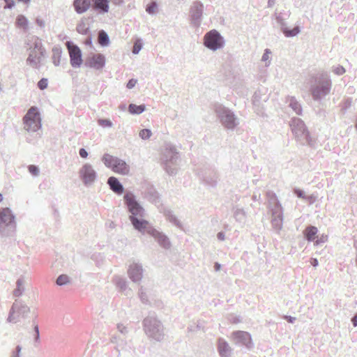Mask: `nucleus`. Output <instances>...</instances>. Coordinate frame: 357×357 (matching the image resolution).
<instances>
[{
	"label": "nucleus",
	"instance_id": "obj_1",
	"mask_svg": "<svg viewBox=\"0 0 357 357\" xmlns=\"http://www.w3.org/2000/svg\"><path fill=\"white\" fill-rule=\"evenodd\" d=\"M102 161L106 167L112 169L116 174H129V167L125 161L119 159V158L109 154H105L102 158Z\"/></svg>",
	"mask_w": 357,
	"mask_h": 357
},
{
	"label": "nucleus",
	"instance_id": "obj_2",
	"mask_svg": "<svg viewBox=\"0 0 357 357\" xmlns=\"http://www.w3.org/2000/svg\"><path fill=\"white\" fill-rule=\"evenodd\" d=\"M24 129L26 131L35 132L41 127L40 113L36 107H31L23 118Z\"/></svg>",
	"mask_w": 357,
	"mask_h": 357
},
{
	"label": "nucleus",
	"instance_id": "obj_3",
	"mask_svg": "<svg viewBox=\"0 0 357 357\" xmlns=\"http://www.w3.org/2000/svg\"><path fill=\"white\" fill-rule=\"evenodd\" d=\"M29 309L27 306L22 305V303L15 302L13 303L7 321L9 323L17 324L21 319L24 318L27 314Z\"/></svg>",
	"mask_w": 357,
	"mask_h": 357
},
{
	"label": "nucleus",
	"instance_id": "obj_4",
	"mask_svg": "<svg viewBox=\"0 0 357 357\" xmlns=\"http://www.w3.org/2000/svg\"><path fill=\"white\" fill-rule=\"evenodd\" d=\"M204 44L210 50H216L222 46V38L217 30L213 29L204 36Z\"/></svg>",
	"mask_w": 357,
	"mask_h": 357
},
{
	"label": "nucleus",
	"instance_id": "obj_5",
	"mask_svg": "<svg viewBox=\"0 0 357 357\" xmlns=\"http://www.w3.org/2000/svg\"><path fill=\"white\" fill-rule=\"evenodd\" d=\"M68 54L70 56V62L73 67H79L82 63V51L79 47L70 42L66 43Z\"/></svg>",
	"mask_w": 357,
	"mask_h": 357
},
{
	"label": "nucleus",
	"instance_id": "obj_6",
	"mask_svg": "<svg viewBox=\"0 0 357 357\" xmlns=\"http://www.w3.org/2000/svg\"><path fill=\"white\" fill-rule=\"evenodd\" d=\"M126 204L128 207V211L131 213L130 216L142 217L143 208L138 202H136L135 197L131 193H127L124 195Z\"/></svg>",
	"mask_w": 357,
	"mask_h": 357
},
{
	"label": "nucleus",
	"instance_id": "obj_7",
	"mask_svg": "<svg viewBox=\"0 0 357 357\" xmlns=\"http://www.w3.org/2000/svg\"><path fill=\"white\" fill-rule=\"evenodd\" d=\"M45 50L41 43H36L33 50L29 54L26 62L33 66H37L41 62V59L44 56Z\"/></svg>",
	"mask_w": 357,
	"mask_h": 357
},
{
	"label": "nucleus",
	"instance_id": "obj_8",
	"mask_svg": "<svg viewBox=\"0 0 357 357\" xmlns=\"http://www.w3.org/2000/svg\"><path fill=\"white\" fill-rule=\"evenodd\" d=\"M79 176L85 184H90L94 182L96 178V171L91 165L86 163L79 170Z\"/></svg>",
	"mask_w": 357,
	"mask_h": 357
},
{
	"label": "nucleus",
	"instance_id": "obj_9",
	"mask_svg": "<svg viewBox=\"0 0 357 357\" xmlns=\"http://www.w3.org/2000/svg\"><path fill=\"white\" fill-rule=\"evenodd\" d=\"M290 126L291 127V130L296 135L298 136L301 135H304L305 137H308L309 132L307 131L305 126L301 119L298 118L292 119Z\"/></svg>",
	"mask_w": 357,
	"mask_h": 357
},
{
	"label": "nucleus",
	"instance_id": "obj_10",
	"mask_svg": "<svg viewBox=\"0 0 357 357\" xmlns=\"http://www.w3.org/2000/svg\"><path fill=\"white\" fill-rule=\"evenodd\" d=\"M15 216L8 208H3L0 211V227L3 225H8L13 223Z\"/></svg>",
	"mask_w": 357,
	"mask_h": 357
},
{
	"label": "nucleus",
	"instance_id": "obj_11",
	"mask_svg": "<svg viewBox=\"0 0 357 357\" xmlns=\"http://www.w3.org/2000/svg\"><path fill=\"white\" fill-rule=\"evenodd\" d=\"M232 337L236 343H241L246 347L250 346L251 338L250 335L247 332L237 331L233 333Z\"/></svg>",
	"mask_w": 357,
	"mask_h": 357
},
{
	"label": "nucleus",
	"instance_id": "obj_12",
	"mask_svg": "<svg viewBox=\"0 0 357 357\" xmlns=\"http://www.w3.org/2000/svg\"><path fill=\"white\" fill-rule=\"evenodd\" d=\"M105 57L102 54H95L88 61V63L90 67L97 69L102 68L105 65Z\"/></svg>",
	"mask_w": 357,
	"mask_h": 357
},
{
	"label": "nucleus",
	"instance_id": "obj_13",
	"mask_svg": "<svg viewBox=\"0 0 357 357\" xmlns=\"http://www.w3.org/2000/svg\"><path fill=\"white\" fill-rule=\"evenodd\" d=\"M129 219L135 229L143 231L149 228V222L145 220H139L135 216H130Z\"/></svg>",
	"mask_w": 357,
	"mask_h": 357
},
{
	"label": "nucleus",
	"instance_id": "obj_14",
	"mask_svg": "<svg viewBox=\"0 0 357 357\" xmlns=\"http://www.w3.org/2000/svg\"><path fill=\"white\" fill-rule=\"evenodd\" d=\"M74 8L77 13H83L87 11L91 6V0H74Z\"/></svg>",
	"mask_w": 357,
	"mask_h": 357
},
{
	"label": "nucleus",
	"instance_id": "obj_15",
	"mask_svg": "<svg viewBox=\"0 0 357 357\" xmlns=\"http://www.w3.org/2000/svg\"><path fill=\"white\" fill-rule=\"evenodd\" d=\"M149 233L155 237L158 241V243L165 248L169 247V241L167 236L162 235L159 233V231H156L155 229H149Z\"/></svg>",
	"mask_w": 357,
	"mask_h": 357
},
{
	"label": "nucleus",
	"instance_id": "obj_16",
	"mask_svg": "<svg viewBox=\"0 0 357 357\" xmlns=\"http://www.w3.org/2000/svg\"><path fill=\"white\" fill-rule=\"evenodd\" d=\"M128 274L133 281L137 282L142 279V271L139 266L132 265L128 269Z\"/></svg>",
	"mask_w": 357,
	"mask_h": 357
},
{
	"label": "nucleus",
	"instance_id": "obj_17",
	"mask_svg": "<svg viewBox=\"0 0 357 357\" xmlns=\"http://www.w3.org/2000/svg\"><path fill=\"white\" fill-rule=\"evenodd\" d=\"M223 125L229 129H232L236 126V118L231 112H225L221 117Z\"/></svg>",
	"mask_w": 357,
	"mask_h": 357
},
{
	"label": "nucleus",
	"instance_id": "obj_18",
	"mask_svg": "<svg viewBox=\"0 0 357 357\" xmlns=\"http://www.w3.org/2000/svg\"><path fill=\"white\" fill-rule=\"evenodd\" d=\"M108 184L110 189L117 194H121L123 192V186L114 176H111L108 179Z\"/></svg>",
	"mask_w": 357,
	"mask_h": 357
},
{
	"label": "nucleus",
	"instance_id": "obj_19",
	"mask_svg": "<svg viewBox=\"0 0 357 357\" xmlns=\"http://www.w3.org/2000/svg\"><path fill=\"white\" fill-rule=\"evenodd\" d=\"M94 8L101 13H108L109 10V0H93Z\"/></svg>",
	"mask_w": 357,
	"mask_h": 357
},
{
	"label": "nucleus",
	"instance_id": "obj_20",
	"mask_svg": "<svg viewBox=\"0 0 357 357\" xmlns=\"http://www.w3.org/2000/svg\"><path fill=\"white\" fill-rule=\"evenodd\" d=\"M218 349L221 356L227 357L231 351V348L227 342L219 340L218 342Z\"/></svg>",
	"mask_w": 357,
	"mask_h": 357
},
{
	"label": "nucleus",
	"instance_id": "obj_21",
	"mask_svg": "<svg viewBox=\"0 0 357 357\" xmlns=\"http://www.w3.org/2000/svg\"><path fill=\"white\" fill-rule=\"evenodd\" d=\"M331 85L328 82H326L322 86L321 89H315L312 91V95L315 98L326 95L330 90Z\"/></svg>",
	"mask_w": 357,
	"mask_h": 357
},
{
	"label": "nucleus",
	"instance_id": "obj_22",
	"mask_svg": "<svg viewBox=\"0 0 357 357\" xmlns=\"http://www.w3.org/2000/svg\"><path fill=\"white\" fill-rule=\"evenodd\" d=\"M318 229L315 227H309L304 230V236L308 241H313L316 238Z\"/></svg>",
	"mask_w": 357,
	"mask_h": 357
},
{
	"label": "nucleus",
	"instance_id": "obj_23",
	"mask_svg": "<svg viewBox=\"0 0 357 357\" xmlns=\"http://www.w3.org/2000/svg\"><path fill=\"white\" fill-rule=\"evenodd\" d=\"M15 25L17 28L26 31L28 29V20L26 17L23 15H18L16 18Z\"/></svg>",
	"mask_w": 357,
	"mask_h": 357
},
{
	"label": "nucleus",
	"instance_id": "obj_24",
	"mask_svg": "<svg viewBox=\"0 0 357 357\" xmlns=\"http://www.w3.org/2000/svg\"><path fill=\"white\" fill-rule=\"evenodd\" d=\"M98 43L102 45H107L109 43V37L103 30L100 31L98 33Z\"/></svg>",
	"mask_w": 357,
	"mask_h": 357
},
{
	"label": "nucleus",
	"instance_id": "obj_25",
	"mask_svg": "<svg viewBox=\"0 0 357 357\" xmlns=\"http://www.w3.org/2000/svg\"><path fill=\"white\" fill-rule=\"evenodd\" d=\"M144 106L143 105H140L139 106H137L135 104H130L128 107V111L130 113L133 114H139L144 112Z\"/></svg>",
	"mask_w": 357,
	"mask_h": 357
},
{
	"label": "nucleus",
	"instance_id": "obj_26",
	"mask_svg": "<svg viewBox=\"0 0 357 357\" xmlns=\"http://www.w3.org/2000/svg\"><path fill=\"white\" fill-rule=\"evenodd\" d=\"M299 31H300V29L298 26H296L291 29H289L288 28L283 29V33H284V36L287 37L296 36L298 34Z\"/></svg>",
	"mask_w": 357,
	"mask_h": 357
},
{
	"label": "nucleus",
	"instance_id": "obj_27",
	"mask_svg": "<svg viewBox=\"0 0 357 357\" xmlns=\"http://www.w3.org/2000/svg\"><path fill=\"white\" fill-rule=\"evenodd\" d=\"M77 31L81 34H86L89 31V26L84 21H81L77 26Z\"/></svg>",
	"mask_w": 357,
	"mask_h": 357
},
{
	"label": "nucleus",
	"instance_id": "obj_28",
	"mask_svg": "<svg viewBox=\"0 0 357 357\" xmlns=\"http://www.w3.org/2000/svg\"><path fill=\"white\" fill-rule=\"evenodd\" d=\"M53 63L55 66H59L61 61V51L59 49H55L53 50Z\"/></svg>",
	"mask_w": 357,
	"mask_h": 357
},
{
	"label": "nucleus",
	"instance_id": "obj_29",
	"mask_svg": "<svg viewBox=\"0 0 357 357\" xmlns=\"http://www.w3.org/2000/svg\"><path fill=\"white\" fill-rule=\"evenodd\" d=\"M69 282V278L67 275H61L56 280V284L59 285L67 284Z\"/></svg>",
	"mask_w": 357,
	"mask_h": 357
},
{
	"label": "nucleus",
	"instance_id": "obj_30",
	"mask_svg": "<svg viewBox=\"0 0 357 357\" xmlns=\"http://www.w3.org/2000/svg\"><path fill=\"white\" fill-rule=\"evenodd\" d=\"M290 105L298 115L301 113L302 109L298 102L291 100L290 102Z\"/></svg>",
	"mask_w": 357,
	"mask_h": 357
},
{
	"label": "nucleus",
	"instance_id": "obj_31",
	"mask_svg": "<svg viewBox=\"0 0 357 357\" xmlns=\"http://www.w3.org/2000/svg\"><path fill=\"white\" fill-rule=\"evenodd\" d=\"M139 135L143 139H149L151 135V132L150 130L144 129L140 131Z\"/></svg>",
	"mask_w": 357,
	"mask_h": 357
},
{
	"label": "nucleus",
	"instance_id": "obj_32",
	"mask_svg": "<svg viewBox=\"0 0 357 357\" xmlns=\"http://www.w3.org/2000/svg\"><path fill=\"white\" fill-rule=\"evenodd\" d=\"M28 169L29 173L33 176H38L39 174V169L34 166V165H29Z\"/></svg>",
	"mask_w": 357,
	"mask_h": 357
},
{
	"label": "nucleus",
	"instance_id": "obj_33",
	"mask_svg": "<svg viewBox=\"0 0 357 357\" xmlns=\"http://www.w3.org/2000/svg\"><path fill=\"white\" fill-rule=\"evenodd\" d=\"M38 86L40 89H45L46 88H47L48 86V79H45V78H43L41 79L38 82Z\"/></svg>",
	"mask_w": 357,
	"mask_h": 357
},
{
	"label": "nucleus",
	"instance_id": "obj_34",
	"mask_svg": "<svg viewBox=\"0 0 357 357\" xmlns=\"http://www.w3.org/2000/svg\"><path fill=\"white\" fill-rule=\"evenodd\" d=\"M142 48V44L139 40H137L133 46L132 52L137 54Z\"/></svg>",
	"mask_w": 357,
	"mask_h": 357
},
{
	"label": "nucleus",
	"instance_id": "obj_35",
	"mask_svg": "<svg viewBox=\"0 0 357 357\" xmlns=\"http://www.w3.org/2000/svg\"><path fill=\"white\" fill-rule=\"evenodd\" d=\"M157 10V5L155 3H151L146 7V11L149 13H154Z\"/></svg>",
	"mask_w": 357,
	"mask_h": 357
},
{
	"label": "nucleus",
	"instance_id": "obj_36",
	"mask_svg": "<svg viewBox=\"0 0 357 357\" xmlns=\"http://www.w3.org/2000/svg\"><path fill=\"white\" fill-rule=\"evenodd\" d=\"M98 123L102 126L110 127L112 123L109 119H99Z\"/></svg>",
	"mask_w": 357,
	"mask_h": 357
},
{
	"label": "nucleus",
	"instance_id": "obj_37",
	"mask_svg": "<svg viewBox=\"0 0 357 357\" xmlns=\"http://www.w3.org/2000/svg\"><path fill=\"white\" fill-rule=\"evenodd\" d=\"M333 72L337 75L344 74L345 72V68L343 66H337V67L333 68Z\"/></svg>",
	"mask_w": 357,
	"mask_h": 357
},
{
	"label": "nucleus",
	"instance_id": "obj_38",
	"mask_svg": "<svg viewBox=\"0 0 357 357\" xmlns=\"http://www.w3.org/2000/svg\"><path fill=\"white\" fill-rule=\"evenodd\" d=\"M21 286H22V281H20V280L17 281L18 288L14 291V295L15 296H19L22 294V290L20 289Z\"/></svg>",
	"mask_w": 357,
	"mask_h": 357
},
{
	"label": "nucleus",
	"instance_id": "obj_39",
	"mask_svg": "<svg viewBox=\"0 0 357 357\" xmlns=\"http://www.w3.org/2000/svg\"><path fill=\"white\" fill-rule=\"evenodd\" d=\"M4 2L6 3L5 8H12L15 6V1L14 0H4Z\"/></svg>",
	"mask_w": 357,
	"mask_h": 357
},
{
	"label": "nucleus",
	"instance_id": "obj_40",
	"mask_svg": "<svg viewBox=\"0 0 357 357\" xmlns=\"http://www.w3.org/2000/svg\"><path fill=\"white\" fill-rule=\"evenodd\" d=\"M137 83V80L136 79H131L129 80V82H128L127 84V87L128 89H132L133 88L134 86H135V84Z\"/></svg>",
	"mask_w": 357,
	"mask_h": 357
},
{
	"label": "nucleus",
	"instance_id": "obj_41",
	"mask_svg": "<svg viewBox=\"0 0 357 357\" xmlns=\"http://www.w3.org/2000/svg\"><path fill=\"white\" fill-rule=\"evenodd\" d=\"M79 155L82 158H86L88 156V153L86 149L82 148L79 150Z\"/></svg>",
	"mask_w": 357,
	"mask_h": 357
},
{
	"label": "nucleus",
	"instance_id": "obj_42",
	"mask_svg": "<svg viewBox=\"0 0 357 357\" xmlns=\"http://www.w3.org/2000/svg\"><path fill=\"white\" fill-rule=\"evenodd\" d=\"M36 22L40 27H43L45 26V22L43 20L40 19V18H37L36 20Z\"/></svg>",
	"mask_w": 357,
	"mask_h": 357
},
{
	"label": "nucleus",
	"instance_id": "obj_43",
	"mask_svg": "<svg viewBox=\"0 0 357 357\" xmlns=\"http://www.w3.org/2000/svg\"><path fill=\"white\" fill-rule=\"evenodd\" d=\"M269 54H271V51H269L268 50H266V51L263 55V59L264 60L268 59L269 58Z\"/></svg>",
	"mask_w": 357,
	"mask_h": 357
},
{
	"label": "nucleus",
	"instance_id": "obj_44",
	"mask_svg": "<svg viewBox=\"0 0 357 357\" xmlns=\"http://www.w3.org/2000/svg\"><path fill=\"white\" fill-rule=\"evenodd\" d=\"M295 193L298 197H303V191H301L300 190H295Z\"/></svg>",
	"mask_w": 357,
	"mask_h": 357
},
{
	"label": "nucleus",
	"instance_id": "obj_45",
	"mask_svg": "<svg viewBox=\"0 0 357 357\" xmlns=\"http://www.w3.org/2000/svg\"><path fill=\"white\" fill-rule=\"evenodd\" d=\"M311 264L313 266H317L318 264H319V261L317 259H312L311 260Z\"/></svg>",
	"mask_w": 357,
	"mask_h": 357
},
{
	"label": "nucleus",
	"instance_id": "obj_46",
	"mask_svg": "<svg viewBox=\"0 0 357 357\" xmlns=\"http://www.w3.org/2000/svg\"><path fill=\"white\" fill-rule=\"evenodd\" d=\"M217 237H218L220 240H224V238H225L224 233H222V231H220V233H218V234H217Z\"/></svg>",
	"mask_w": 357,
	"mask_h": 357
},
{
	"label": "nucleus",
	"instance_id": "obj_47",
	"mask_svg": "<svg viewBox=\"0 0 357 357\" xmlns=\"http://www.w3.org/2000/svg\"><path fill=\"white\" fill-rule=\"evenodd\" d=\"M203 8V5L201 3H197V9L199 13H201Z\"/></svg>",
	"mask_w": 357,
	"mask_h": 357
},
{
	"label": "nucleus",
	"instance_id": "obj_48",
	"mask_svg": "<svg viewBox=\"0 0 357 357\" xmlns=\"http://www.w3.org/2000/svg\"><path fill=\"white\" fill-rule=\"evenodd\" d=\"M352 323H353V325L354 326H357V315L355 316L352 319Z\"/></svg>",
	"mask_w": 357,
	"mask_h": 357
},
{
	"label": "nucleus",
	"instance_id": "obj_49",
	"mask_svg": "<svg viewBox=\"0 0 357 357\" xmlns=\"http://www.w3.org/2000/svg\"><path fill=\"white\" fill-rule=\"evenodd\" d=\"M286 319H287V321L289 323H292L293 320L294 319V318H291V317H286Z\"/></svg>",
	"mask_w": 357,
	"mask_h": 357
},
{
	"label": "nucleus",
	"instance_id": "obj_50",
	"mask_svg": "<svg viewBox=\"0 0 357 357\" xmlns=\"http://www.w3.org/2000/svg\"><path fill=\"white\" fill-rule=\"evenodd\" d=\"M20 2H22L24 3H28L30 2V0H18Z\"/></svg>",
	"mask_w": 357,
	"mask_h": 357
},
{
	"label": "nucleus",
	"instance_id": "obj_51",
	"mask_svg": "<svg viewBox=\"0 0 357 357\" xmlns=\"http://www.w3.org/2000/svg\"><path fill=\"white\" fill-rule=\"evenodd\" d=\"M17 354L16 357H18L19 352H20V351H21V347H17Z\"/></svg>",
	"mask_w": 357,
	"mask_h": 357
},
{
	"label": "nucleus",
	"instance_id": "obj_52",
	"mask_svg": "<svg viewBox=\"0 0 357 357\" xmlns=\"http://www.w3.org/2000/svg\"><path fill=\"white\" fill-rule=\"evenodd\" d=\"M215 268H216V270H219V269L220 268V264H215Z\"/></svg>",
	"mask_w": 357,
	"mask_h": 357
},
{
	"label": "nucleus",
	"instance_id": "obj_53",
	"mask_svg": "<svg viewBox=\"0 0 357 357\" xmlns=\"http://www.w3.org/2000/svg\"><path fill=\"white\" fill-rule=\"evenodd\" d=\"M3 200V195L0 193V202H2Z\"/></svg>",
	"mask_w": 357,
	"mask_h": 357
},
{
	"label": "nucleus",
	"instance_id": "obj_54",
	"mask_svg": "<svg viewBox=\"0 0 357 357\" xmlns=\"http://www.w3.org/2000/svg\"><path fill=\"white\" fill-rule=\"evenodd\" d=\"M36 333H38V329L37 326L36 327Z\"/></svg>",
	"mask_w": 357,
	"mask_h": 357
},
{
	"label": "nucleus",
	"instance_id": "obj_55",
	"mask_svg": "<svg viewBox=\"0 0 357 357\" xmlns=\"http://www.w3.org/2000/svg\"><path fill=\"white\" fill-rule=\"evenodd\" d=\"M269 3H273V0H269Z\"/></svg>",
	"mask_w": 357,
	"mask_h": 357
},
{
	"label": "nucleus",
	"instance_id": "obj_56",
	"mask_svg": "<svg viewBox=\"0 0 357 357\" xmlns=\"http://www.w3.org/2000/svg\"><path fill=\"white\" fill-rule=\"evenodd\" d=\"M269 3H273V0H269Z\"/></svg>",
	"mask_w": 357,
	"mask_h": 357
},
{
	"label": "nucleus",
	"instance_id": "obj_57",
	"mask_svg": "<svg viewBox=\"0 0 357 357\" xmlns=\"http://www.w3.org/2000/svg\"><path fill=\"white\" fill-rule=\"evenodd\" d=\"M356 128H357V119H356Z\"/></svg>",
	"mask_w": 357,
	"mask_h": 357
},
{
	"label": "nucleus",
	"instance_id": "obj_58",
	"mask_svg": "<svg viewBox=\"0 0 357 357\" xmlns=\"http://www.w3.org/2000/svg\"><path fill=\"white\" fill-rule=\"evenodd\" d=\"M356 264H357V258H356Z\"/></svg>",
	"mask_w": 357,
	"mask_h": 357
}]
</instances>
